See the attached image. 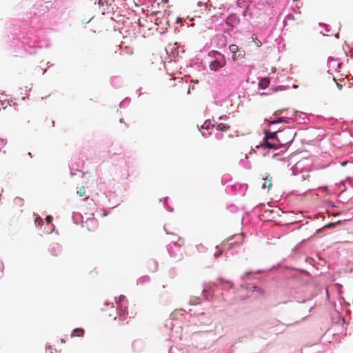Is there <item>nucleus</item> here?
<instances>
[{
	"instance_id": "f257e3e1",
	"label": "nucleus",
	"mask_w": 353,
	"mask_h": 353,
	"mask_svg": "<svg viewBox=\"0 0 353 353\" xmlns=\"http://www.w3.org/2000/svg\"><path fill=\"white\" fill-rule=\"evenodd\" d=\"M293 139L294 134L289 128L274 132H265V138L260 147L277 149L279 145H285L290 143Z\"/></svg>"
},
{
	"instance_id": "f03ea898",
	"label": "nucleus",
	"mask_w": 353,
	"mask_h": 353,
	"mask_svg": "<svg viewBox=\"0 0 353 353\" xmlns=\"http://www.w3.org/2000/svg\"><path fill=\"white\" fill-rule=\"evenodd\" d=\"M215 55V59L210 62V68L211 70L217 71L223 68L226 64L225 57L219 52H213Z\"/></svg>"
},
{
	"instance_id": "7ed1b4c3",
	"label": "nucleus",
	"mask_w": 353,
	"mask_h": 353,
	"mask_svg": "<svg viewBox=\"0 0 353 353\" xmlns=\"http://www.w3.org/2000/svg\"><path fill=\"white\" fill-rule=\"evenodd\" d=\"M116 303L117 305V307L120 308L123 312V314L119 315V321H124L125 320V315L128 314L127 306L125 305L127 303V300L125 296L121 295L119 297V299L117 301Z\"/></svg>"
},
{
	"instance_id": "20e7f679",
	"label": "nucleus",
	"mask_w": 353,
	"mask_h": 353,
	"mask_svg": "<svg viewBox=\"0 0 353 353\" xmlns=\"http://www.w3.org/2000/svg\"><path fill=\"white\" fill-rule=\"evenodd\" d=\"M230 51L232 53L233 59H236L237 58H242L245 55V52L243 50L241 52H239V53L237 54V52H239V47L236 45L232 44L229 46Z\"/></svg>"
},
{
	"instance_id": "39448f33",
	"label": "nucleus",
	"mask_w": 353,
	"mask_h": 353,
	"mask_svg": "<svg viewBox=\"0 0 353 353\" xmlns=\"http://www.w3.org/2000/svg\"><path fill=\"white\" fill-rule=\"evenodd\" d=\"M239 19L235 14H230L226 19V23L232 27L236 26L239 23Z\"/></svg>"
},
{
	"instance_id": "423d86ee",
	"label": "nucleus",
	"mask_w": 353,
	"mask_h": 353,
	"mask_svg": "<svg viewBox=\"0 0 353 353\" xmlns=\"http://www.w3.org/2000/svg\"><path fill=\"white\" fill-rule=\"evenodd\" d=\"M263 183L261 187L263 189H267L268 190L272 187V180L271 179H263Z\"/></svg>"
},
{
	"instance_id": "0eeeda50",
	"label": "nucleus",
	"mask_w": 353,
	"mask_h": 353,
	"mask_svg": "<svg viewBox=\"0 0 353 353\" xmlns=\"http://www.w3.org/2000/svg\"><path fill=\"white\" fill-rule=\"evenodd\" d=\"M84 334V330L82 328H76L71 334V337L73 336H83Z\"/></svg>"
},
{
	"instance_id": "6e6552de",
	"label": "nucleus",
	"mask_w": 353,
	"mask_h": 353,
	"mask_svg": "<svg viewBox=\"0 0 353 353\" xmlns=\"http://www.w3.org/2000/svg\"><path fill=\"white\" fill-rule=\"evenodd\" d=\"M270 84V80L267 78L262 79L259 82V86L261 88H266Z\"/></svg>"
},
{
	"instance_id": "1a4fd4ad",
	"label": "nucleus",
	"mask_w": 353,
	"mask_h": 353,
	"mask_svg": "<svg viewBox=\"0 0 353 353\" xmlns=\"http://www.w3.org/2000/svg\"><path fill=\"white\" fill-rule=\"evenodd\" d=\"M216 128L219 131H226L230 129V125L226 123H220L217 125Z\"/></svg>"
},
{
	"instance_id": "9d476101",
	"label": "nucleus",
	"mask_w": 353,
	"mask_h": 353,
	"mask_svg": "<svg viewBox=\"0 0 353 353\" xmlns=\"http://www.w3.org/2000/svg\"><path fill=\"white\" fill-rule=\"evenodd\" d=\"M77 194L79 196H84L85 195V187L84 186H81L77 192Z\"/></svg>"
},
{
	"instance_id": "9b49d317",
	"label": "nucleus",
	"mask_w": 353,
	"mask_h": 353,
	"mask_svg": "<svg viewBox=\"0 0 353 353\" xmlns=\"http://www.w3.org/2000/svg\"><path fill=\"white\" fill-rule=\"evenodd\" d=\"M34 223L37 226H41L43 224V220L40 216L36 217L34 220Z\"/></svg>"
},
{
	"instance_id": "f8f14e48",
	"label": "nucleus",
	"mask_w": 353,
	"mask_h": 353,
	"mask_svg": "<svg viewBox=\"0 0 353 353\" xmlns=\"http://www.w3.org/2000/svg\"><path fill=\"white\" fill-rule=\"evenodd\" d=\"M283 121L286 122V119H285V118H284V117H280L277 121H272V122H271V123H277V122H283Z\"/></svg>"
},
{
	"instance_id": "ddd939ff",
	"label": "nucleus",
	"mask_w": 353,
	"mask_h": 353,
	"mask_svg": "<svg viewBox=\"0 0 353 353\" xmlns=\"http://www.w3.org/2000/svg\"><path fill=\"white\" fill-rule=\"evenodd\" d=\"M52 221V216H50V215H48L46 216V221L48 223H50Z\"/></svg>"
},
{
	"instance_id": "4468645a",
	"label": "nucleus",
	"mask_w": 353,
	"mask_h": 353,
	"mask_svg": "<svg viewBox=\"0 0 353 353\" xmlns=\"http://www.w3.org/2000/svg\"><path fill=\"white\" fill-rule=\"evenodd\" d=\"M283 112V110H277L275 112L274 114L275 115H279L280 114L281 112Z\"/></svg>"
},
{
	"instance_id": "2eb2a0df",
	"label": "nucleus",
	"mask_w": 353,
	"mask_h": 353,
	"mask_svg": "<svg viewBox=\"0 0 353 353\" xmlns=\"http://www.w3.org/2000/svg\"><path fill=\"white\" fill-rule=\"evenodd\" d=\"M336 85H337V87H338V88H339V90H341V89L342 88V85H341V84H340V83H336Z\"/></svg>"
},
{
	"instance_id": "dca6fc26",
	"label": "nucleus",
	"mask_w": 353,
	"mask_h": 353,
	"mask_svg": "<svg viewBox=\"0 0 353 353\" xmlns=\"http://www.w3.org/2000/svg\"><path fill=\"white\" fill-rule=\"evenodd\" d=\"M239 242H241L243 241V235L240 234L239 236Z\"/></svg>"
},
{
	"instance_id": "f3484780",
	"label": "nucleus",
	"mask_w": 353,
	"mask_h": 353,
	"mask_svg": "<svg viewBox=\"0 0 353 353\" xmlns=\"http://www.w3.org/2000/svg\"><path fill=\"white\" fill-rule=\"evenodd\" d=\"M288 19H293V17L291 14L288 15Z\"/></svg>"
},
{
	"instance_id": "a211bd4d",
	"label": "nucleus",
	"mask_w": 353,
	"mask_h": 353,
	"mask_svg": "<svg viewBox=\"0 0 353 353\" xmlns=\"http://www.w3.org/2000/svg\"><path fill=\"white\" fill-rule=\"evenodd\" d=\"M333 225H334L333 223H330V224H328L327 226V227H330V226H332Z\"/></svg>"
},
{
	"instance_id": "6ab92c4d",
	"label": "nucleus",
	"mask_w": 353,
	"mask_h": 353,
	"mask_svg": "<svg viewBox=\"0 0 353 353\" xmlns=\"http://www.w3.org/2000/svg\"><path fill=\"white\" fill-rule=\"evenodd\" d=\"M62 343H65V341L63 339L61 340Z\"/></svg>"
},
{
	"instance_id": "aec40b11",
	"label": "nucleus",
	"mask_w": 353,
	"mask_h": 353,
	"mask_svg": "<svg viewBox=\"0 0 353 353\" xmlns=\"http://www.w3.org/2000/svg\"><path fill=\"white\" fill-rule=\"evenodd\" d=\"M164 1L168 2V0H164Z\"/></svg>"
}]
</instances>
